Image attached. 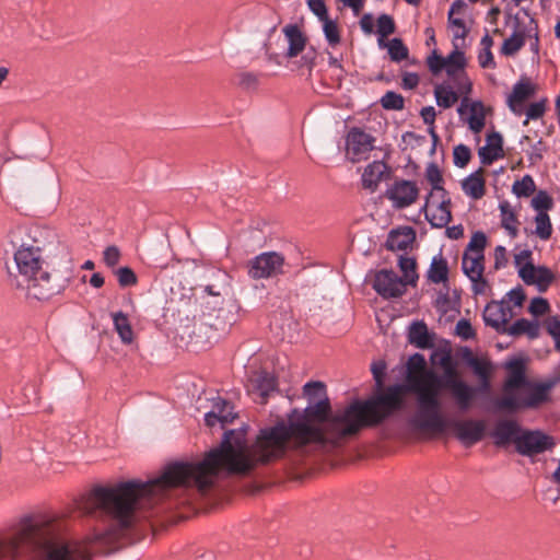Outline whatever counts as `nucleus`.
I'll return each instance as SVG.
<instances>
[{
	"mask_svg": "<svg viewBox=\"0 0 560 560\" xmlns=\"http://www.w3.org/2000/svg\"><path fill=\"white\" fill-rule=\"evenodd\" d=\"M291 450V413L288 421L260 428L247 444L246 428L229 430L221 443L198 463L174 462L149 481L129 480L113 487L98 486L81 503V510L102 524L81 541L62 538L61 524L50 515L27 517L16 533L0 544V559L30 555L36 560H90L97 553H109L136 522L138 514L154 504L178 499L187 489L209 490L220 474L245 475L259 465L282 459Z\"/></svg>",
	"mask_w": 560,
	"mask_h": 560,
	"instance_id": "f257e3e1",
	"label": "nucleus"
},
{
	"mask_svg": "<svg viewBox=\"0 0 560 560\" xmlns=\"http://www.w3.org/2000/svg\"><path fill=\"white\" fill-rule=\"evenodd\" d=\"M16 247L14 262L16 273L10 272L12 285L25 291L28 300L43 301L61 291V285L52 279L48 270L44 268L42 249L38 245L12 241Z\"/></svg>",
	"mask_w": 560,
	"mask_h": 560,
	"instance_id": "f03ea898",
	"label": "nucleus"
},
{
	"mask_svg": "<svg viewBox=\"0 0 560 560\" xmlns=\"http://www.w3.org/2000/svg\"><path fill=\"white\" fill-rule=\"evenodd\" d=\"M432 360L443 369V375L434 371H424L421 375L409 378L441 393L450 389L459 410L467 411L476 397L477 388L463 381L457 373V363L453 360L450 349H441L432 354Z\"/></svg>",
	"mask_w": 560,
	"mask_h": 560,
	"instance_id": "7ed1b4c3",
	"label": "nucleus"
},
{
	"mask_svg": "<svg viewBox=\"0 0 560 560\" xmlns=\"http://www.w3.org/2000/svg\"><path fill=\"white\" fill-rule=\"evenodd\" d=\"M409 392L416 394L417 409L410 418L412 428L444 433L448 429V421L441 411L440 393L409 378Z\"/></svg>",
	"mask_w": 560,
	"mask_h": 560,
	"instance_id": "20e7f679",
	"label": "nucleus"
},
{
	"mask_svg": "<svg viewBox=\"0 0 560 560\" xmlns=\"http://www.w3.org/2000/svg\"><path fill=\"white\" fill-rule=\"evenodd\" d=\"M560 382V375L546 382H528L524 387L527 390L525 397L517 398L514 395H503L494 401L500 410L516 411L518 409L537 408L549 400L550 390Z\"/></svg>",
	"mask_w": 560,
	"mask_h": 560,
	"instance_id": "39448f33",
	"label": "nucleus"
},
{
	"mask_svg": "<svg viewBox=\"0 0 560 560\" xmlns=\"http://www.w3.org/2000/svg\"><path fill=\"white\" fill-rule=\"evenodd\" d=\"M284 257L276 252H265L248 261V276L252 279L273 278L283 272Z\"/></svg>",
	"mask_w": 560,
	"mask_h": 560,
	"instance_id": "423d86ee",
	"label": "nucleus"
},
{
	"mask_svg": "<svg viewBox=\"0 0 560 560\" xmlns=\"http://www.w3.org/2000/svg\"><path fill=\"white\" fill-rule=\"evenodd\" d=\"M556 446L553 436L540 430H522L521 436L516 439V452L523 456H534Z\"/></svg>",
	"mask_w": 560,
	"mask_h": 560,
	"instance_id": "0eeeda50",
	"label": "nucleus"
},
{
	"mask_svg": "<svg viewBox=\"0 0 560 560\" xmlns=\"http://www.w3.org/2000/svg\"><path fill=\"white\" fill-rule=\"evenodd\" d=\"M419 189L415 182L396 179L387 186L385 197L392 202L395 209H405L416 202Z\"/></svg>",
	"mask_w": 560,
	"mask_h": 560,
	"instance_id": "6e6552de",
	"label": "nucleus"
},
{
	"mask_svg": "<svg viewBox=\"0 0 560 560\" xmlns=\"http://www.w3.org/2000/svg\"><path fill=\"white\" fill-rule=\"evenodd\" d=\"M422 210L432 228H445L452 220L451 199L447 192L434 198L429 195Z\"/></svg>",
	"mask_w": 560,
	"mask_h": 560,
	"instance_id": "1a4fd4ad",
	"label": "nucleus"
},
{
	"mask_svg": "<svg viewBox=\"0 0 560 560\" xmlns=\"http://www.w3.org/2000/svg\"><path fill=\"white\" fill-rule=\"evenodd\" d=\"M448 429H452L455 438L466 447L480 442L485 436L486 425L482 420H450Z\"/></svg>",
	"mask_w": 560,
	"mask_h": 560,
	"instance_id": "9d476101",
	"label": "nucleus"
},
{
	"mask_svg": "<svg viewBox=\"0 0 560 560\" xmlns=\"http://www.w3.org/2000/svg\"><path fill=\"white\" fill-rule=\"evenodd\" d=\"M483 254L471 255L464 253L462 259V269L471 281V290L475 294H483L487 288V280L483 278Z\"/></svg>",
	"mask_w": 560,
	"mask_h": 560,
	"instance_id": "9b49d317",
	"label": "nucleus"
},
{
	"mask_svg": "<svg viewBox=\"0 0 560 560\" xmlns=\"http://www.w3.org/2000/svg\"><path fill=\"white\" fill-rule=\"evenodd\" d=\"M406 288L407 282L393 270L383 269L375 275L373 289L385 299L401 296Z\"/></svg>",
	"mask_w": 560,
	"mask_h": 560,
	"instance_id": "f8f14e48",
	"label": "nucleus"
},
{
	"mask_svg": "<svg viewBox=\"0 0 560 560\" xmlns=\"http://www.w3.org/2000/svg\"><path fill=\"white\" fill-rule=\"evenodd\" d=\"M375 139L360 128H352L346 139L347 154L352 162L365 160L374 148Z\"/></svg>",
	"mask_w": 560,
	"mask_h": 560,
	"instance_id": "ddd939ff",
	"label": "nucleus"
},
{
	"mask_svg": "<svg viewBox=\"0 0 560 560\" xmlns=\"http://www.w3.org/2000/svg\"><path fill=\"white\" fill-rule=\"evenodd\" d=\"M513 316L511 306L506 300L491 301L483 310V320L487 326L492 327L500 334L506 331V325Z\"/></svg>",
	"mask_w": 560,
	"mask_h": 560,
	"instance_id": "4468645a",
	"label": "nucleus"
},
{
	"mask_svg": "<svg viewBox=\"0 0 560 560\" xmlns=\"http://www.w3.org/2000/svg\"><path fill=\"white\" fill-rule=\"evenodd\" d=\"M457 112L462 118L466 113L468 114L465 120L472 132L479 133L485 128L486 113L481 101L469 102L467 97H464Z\"/></svg>",
	"mask_w": 560,
	"mask_h": 560,
	"instance_id": "2eb2a0df",
	"label": "nucleus"
},
{
	"mask_svg": "<svg viewBox=\"0 0 560 560\" xmlns=\"http://www.w3.org/2000/svg\"><path fill=\"white\" fill-rule=\"evenodd\" d=\"M522 430L515 420H499L490 432V436L497 447H504L510 443L516 446V439L521 436Z\"/></svg>",
	"mask_w": 560,
	"mask_h": 560,
	"instance_id": "dca6fc26",
	"label": "nucleus"
},
{
	"mask_svg": "<svg viewBox=\"0 0 560 560\" xmlns=\"http://www.w3.org/2000/svg\"><path fill=\"white\" fill-rule=\"evenodd\" d=\"M508 370V377L503 384L504 395H513L514 389L524 387L529 381L525 374V362L521 358L512 359L505 363Z\"/></svg>",
	"mask_w": 560,
	"mask_h": 560,
	"instance_id": "f3484780",
	"label": "nucleus"
},
{
	"mask_svg": "<svg viewBox=\"0 0 560 560\" xmlns=\"http://www.w3.org/2000/svg\"><path fill=\"white\" fill-rule=\"evenodd\" d=\"M247 387L256 401L266 404L268 397L276 390L277 383L271 374L261 372L250 377Z\"/></svg>",
	"mask_w": 560,
	"mask_h": 560,
	"instance_id": "a211bd4d",
	"label": "nucleus"
},
{
	"mask_svg": "<svg viewBox=\"0 0 560 560\" xmlns=\"http://www.w3.org/2000/svg\"><path fill=\"white\" fill-rule=\"evenodd\" d=\"M534 94L535 86L528 80L517 81L513 86L512 93L509 94L506 100V104L510 110L513 114L521 116L525 110V101H527Z\"/></svg>",
	"mask_w": 560,
	"mask_h": 560,
	"instance_id": "6ab92c4d",
	"label": "nucleus"
},
{
	"mask_svg": "<svg viewBox=\"0 0 560 560\" xmlns=\"http://www.w3.org/2000/svg\"><path fill=\"white\" fill-rule=\"evenodd\" d=\"M445 63V72L448 77H455L458 72H460L459 80L465 81L460 92L468 94L471 91V83L463 72L466 66V59L463 51L458 49V46L455 44V49L447 56L444 57Z\"/></svg>",
	"mask_w": 560,
	"mask_h": 560,
	"instance_id": "aec40b11",
	"label": "nucleus"
},
{
	"mask_svg": "<svg viewBox=\"0 0 560 560\" xmlns=\"http://www.w3.org/2000/svg\"><path fill=\"white\" fill-rule=\"evenodd\" d=\"M503 139L499 132H492L487 136L486 145L479 149L478 154L480 161L485 165L491 164L493 161L503 156Z\"/></svg>",
	"mask_w": 560,
	"mask_h": 560,
	"instance_id": "412c9836",
	"label": "nucleus"
},
{
	"mask_svg": "<svg viewBox=\"0 0 560 560\" xmlns=\"http://www.w3.org/2000/svg\"><path fill=\"white\" fill-rule=\"evenodd\" d=\"M283 34L289 44L285 52L288 58H294L305 49L306 38L298 25H285L283 27Z\"/></svg>",
	"mask_w": 560,
	"mask_h": 560,
	"instance_id": "4be33fe9",
	"label": "nucleus"
},
{
	"mask_svg": "<svg viewBox=\"0 0 560 560\" xmlns=\"http://www.w3.org/2000/svg\"><path fill=\"white\" fill-rule=\"evenodd\" d=\"M486 183L482 177V170L469 174L462 182V189L466 196L470 197L474 200L481 199L486 194Z\"/></svg>",
	"mask_w": 560,
	"mask_h": 560,
	"instance_id": "5701e85b",
	"label": "nucleus"
},
{
	"mask_svg": "<svg viewBox=\"0 0 560 560\" xmlns=\"http://www.w3.org/2000/svg\"><path fill=\"white\" fill-rule=\"evenodd\" d=\"M416 234L412 228L393 230L388 234L386 246L389 250H406L415 241Z\"/></svg>",
	"mask_w": 560,
	"mask_h": 560,
	"instance_id": "b1692460",
	"label": "nucleus"
},
{
	"mask_svg": "<svg viewBox=\"0 0 560 560\" xmlns=\"http://www.w3.org/2000/svg\"><path fill=\"white\" fill-rule=\"evenodd\" d=\"M385 172H387V165L382 161H374L366 165L361 178L363 187L374 191Z\"/></svg>",
	"mask_w": 560,
	"mask_h": 560,
	"instance_id": "393cba45",
	"label": "nucleus"
},
{
	"mask_svg": "<svg viewBox=\"0 0 560 560\" xmlns=\"http://www.w3.org/2000/svg\"><path fill=\"white\" fill-rule=\"evenodd\" d=\"M409 341L420 349H430L434 346L433 337L429 334L423 322H413L409 327Z\"/></svg>",
	"mask_w": 560,
	"mask_h": 560,
	"instance_id": "a878e982",
	"label": "nucleus"
},
{
	"mask_svg": "<svg viewBox=\"0 0 560 560\" xmlns=\"http://www.w3.org/2000/svg\"><path fill=\"white\" fill-rule=\"evenodd\" d=\"M505 332L513 337L527 335L529 339H535L539 335V326L537 322H530L526 318H520L515 320L511 326H506Z\"/></svg>",
	"mask_w": 560,
	"mask_h": 560,
	"instance_id": "bb28decb",
	"label": "nucleus"
},
{
	"mask_svg": "<svg viewBox=\"0 0 560 560\" xmlns=\"http://www.w3.org/2000/svg\"><path fill=\"white\" fill-rule=\"evenodd\" d=\"M428 279L435 284L447 281L448 266L442 254H438L432 258L428 270Z\"/></svg>",
	"mask_w": 560,
	"mask_h": 560,
	"instance_id": "cd10ccee",
	"label": "nucleus"
},
{
	"mask_svg": "<svg viewBox=\"0 0 560 560\" xmlns=\"http://www.w3.org/2000/svg\"><path fill=\"white\" fill-rule=\"evenodd\" d=\"M113 323L120 340L127 345L131 343L133 340V330L128 316L122 312H117L113 314Z\"/></svg>",
	"mask_w": 560,
	"mask_h": 560,
	"instance_id": "c85d7f7f",
	"label": "nucleus"
},
{
	"mask_svg": "<svg viewBox=\"0 0 560 560\" xmlns=\"http://www.w3.org/2000/svg\"><path fill=\"white\" fill-rule=\"evenodd\" d=\"M212 411L215 413L222 427L231 423L236 418L233 406L221 397H217L213 400Z\"/></svg>",
	"mask_w": 560,
	"mask_h": 560,
	"instance_id": "c756f323",
	"label": "nucleus"
},
{
	"mask_svg": "<svg viewBox=\"0 0 560 560\" xmlns=\"http://www.w3.org/2000/svg\"><path fill=\"white\" fill-rule=\"evenodd\" d=\"M434 96L438 106L442 108H450L458 101V94L446 83L435 86Z\"/></svg>",
	"mask_w": 560,
	"mask_h": 560,
	"instance_id": "7c9ffc66",
	"label": "nucleus"
},
{
	"mask_svg": "<svg viewBox=\"0 0 560 560\" xmlns=\"http://www.w3.org/2000/svg\"><path fill=\"white\" fill-rule=\"evenodd\" d=\"M464 358L478 378L491 374L492 365L490 361L475 357L468 348H465Z\"/></svg>",
	"mask_w": 560,
	"mask_h": 560,
	"instance_id": "2f4dec72",
	"label": "nucleus"
},
{
	"mask_svg": "<svg viewBox=\"0 0 560 560\" xmlns=\"http://www.w3.org/2000/svg\"><path fill=\"white\" fill-rule=\"evenodd\" d=\"M425 177L431 184L432 189L429 195L431 197H439L440 195H446V190L442 187L443 177L439 166L435 163H430L425 170Z\"/></svg>",
	"mask_w": 560,
	"mask_h": 560,
	"instance_id": "473e14b6",
	"label": "nucleus"
},
{
	"mask_svg": "<svg viewBox=\"0 0 560 560\" xmlns=\"http://www.w3.org/2000/svg\"><path fill=\"white\" fill-rule=\"evenodd\" d=\"M500 213H501V224L509 232L511 236H516L517 229L516 215L508 201H502L499 205Z\"/></svg>",
	"mask_w": 560,
	"mask_h": 560,
	"instance_id": "72a5a7b5",
	"label": "nucleus"
},
{
	"mask_svg": "<svg viewBox=\"0 0 560 560\" xmlns=\"http://www.w3.org/2000/svg\"><path fill=\"white\" fill-rule=\"evenodd\" d=\"M534 220L536 228L533 233L542 241L549 240L552 234V224L549 214L547 212L537 213Z\"/></svg>",
	"mask_w": 560,
	"mask_h": 560,
	"instance_id": "f704fd0d",
	"label": "nucleus"
},
{
	"mask_svg": "<svg viewBox=\"0 0 560 560\" xmlns=\"http://www.w3.org/2000/svg\"><path fill=\"white\" fill-rule=\"evenodd\" d=\"M535 190V182L528 174L524 175L522 179L516 180L512 186V192L518 198L529 197Z\"/></svg>",
	"mask_w": 560,
	"mask_h": 560,
	"instance_id": "c9c22d12",
	"label": "nucleus"
},
{
	"mask_svg": "<svg viewBox=\"0 0 560 560\" xmlns=\"http://www.w3.org/2000/svg\"><path fill=\"white\" fill-rule=\"evenodd\" d=\"M382 107L387 110H401L405 106L402 95L394 91H387L380 101Z\"/></svg>",
	"mask_w": 560,
	"mask_h": 560,
	"instance_id": "e433bc0d",
	"label": "nucleus"
},
{
	"mask_svg": "<svg viewBox=\"0 0 560 560\" xmlns=\"http://www.w3.org/2000/svg\"><path fill=\"white\" fill-rule=\"evenodd\" d=\"M399 267L404 272V281H406L407 284L415 285L418 279V275L416 273V260L411 257L400 256Z\"/></svg>",
	"mask_w": 560,
	"mask_h": 560,
	"instance_id": "4c0bfd02",
	"label": "nucleus"
},
{
	"mask_svg": "<svg viewBox=\"0 0 560 560\" xmlns=\"http://www.w3.org/2000/svg\"><path fill=\"white\" fill-rule=\"evenodd\" d=\"M524 45V36L522 33L514 32L509 38L504 39L501 52L505 56H513Z\"/></svg>",
	"mask_w": 560,
	"mask_h": 560,
	"instance_id": "58836bf2",
	"label": "nucleus"
},
{
	"mask_svg": "<svg viewBox=\"0 0 560 560\" xmlns=\"http://www.w3.org/2000/svg\"><path fill=\"white\" fill-rule=\"evenodd\" d=\"M530 206L537 212H547L553 207V200L546 190H539L532 199Z\"/></svg>",
	"mask_w": 560,
	"mask_h": 560,
	"instance_id": "ea45409f",
	"label": "nucleus"
},
{
	"mask_svg": "<svg viewBox=\"0 0 560 560\" xmlns=\"http://www.w3.org/2000/svg\"><path fill=\"white\" fill-rule=\"evenodd\" d=\"M323 23V32L325 35V38L327 43L335 47L340 43V33L338 30L337 22L334 20H330L329 18L322 21Z\"/></svg>",
	"mask_w": 560,
	"mask_h": 560,
	"instance_id": "a19ab883",
	"label": "nucleus"
},
{
	"mask_svg": "<svg viewBox=\"0 0 560 560\" xmlns=\"http://www.w3.org/2000/svg\"><path fill=\"white\" fill-rule=\"evenodd\" d=\"M409 50L400 38H393L388 45V55L395 62H400L408 57Z\"/></svg>",
	"mask_w": 560,
	"mask_h": 560,
	"instance_id": "79ce46f5",
	"label": "nucleus"
},
{
	"mask_svg": "<svg viewBox=\"0 0 560 560\" xmlns=\"http://www.w3.org/2000/svg\"><path fill=\"white\" fill-rule=\"evenodd\" d=\"M407 389L409 390V377L410 375H416V372H420L419 375H421L425 370V359L420 353L412 354L407 362Z\"/></svg>",
	"mask_w": 560,
	"mask_h": 560,
	"instance_id": "37998d69",
	"label": "nucleus"
},
{
	"mask_svg": "<svg viewBox=\"0 0 560 560\" xmlns=\"http://www.w3.org/2000/svg\"><path fill=\"white\" fill-rule=\"evenodd\" d=\"M552 280L553 275L547 267H537L533 284H536L540 292L546 291L550 283L552 282Z\"/></svg>",
	"mask_w": 560,
	"mask_h": 560,
	"instance_id": "c03bdc74",
	"label": "nucleus"
},
{
	"mask_svg": "<svg viewBox=\"0 0 560 560\" xmlns=\"http://www.w3.org/2000/svg\"><path fill=\"white\" fill-rule=\"evenodd\" d=\"M487 244V237L483 232H475L467 245L465 253H471V255L483 254V249Z\"/></svg>",
	"mask_w": 560,
	"mask_h": 560,
	"instance_id": "a18cd8bd",
	"label": "nucleus"
},
{
	"mask_svg": "<svg viewBox=\"0 0 560 560\" xmlns=\"http://www.w3.org/2000/svg\"><path fill=\"white\" fill-rule=\"evenodd\" d=\"M447 20L453 33L454 40L464 39L468 33L464 20L460 18H455L454 15H448Z\"/></svg>",
	"mask_w": 560,
	"mask_h": 560,
	"instance_id": "49530a36",
	"label": "nucleus"
},
{
	"mask_svg": "<svg viewBox=\"0 0 560 560\" xmlns=\"http://www.w3.org/2000/svg\"><path fill=\"white\" fill-rule=\"evenodd\" d=\"M471 158L470 149L465 144H458L454 148L453 160L457 167H465Z\"/></svg>",
	"mask_w": 560,
	"mask_h": 560,
	"instance_id": "de8ad7c7",
	"label": "nucleus"
},
{
	"mask_svg": "<svg viewBox=\"0 0 560 560\" xmlns=\"http://www.w3.org/2000/svg\"><path fill=\"white\" fill-rule=\"evenodd\" d=\"M395 32V23L390 15L381 14L377 18V34L381 37H387Z\"/></svg>",
	"mask_w": 560,
	"mask_h": 560,
	"instance_id": "09e8293b",
	"label": "nucleus"
},
{
	"mask_svg": "<svg viewBox=\"0 0 560 560\" xmlns=\"http://www.w3.org/2000/svg\"><path fill=\"white\" fill-rule=\"evenodd\" d=\"M117 280L120 287H131L137 283V276L129 267H120L116 270Z\"/></svg>",
	"mask_w": 560,
	"mask_h": 560,
	"instance_id": "8fccbe9b",
	"label": "nucleus"
},
{
	"mask_svg": "<svg viewBox=\"0 0 560 560\" xmlns=\"http://www.w3.org/2000/svg\"><path fill=\"white\" fill-rule=\"evenodd\" d=\"M456 334L464 340L475 338L476 332L468 319L462 318L456 324Z\"/></svg>",
	"mask_w": 560,
	"mask_h": 560,
	"instance_id": "3c124183",
	"label": "nucleus"
},
{
	"mask_svg": "<svg viewBox=\"0 0 560 560\" xmlns=\"http://www.w3.org/2000/svg\"><path fill=\"white\" fill-rule=\"evenodd\" d=\"M545 109L544 101L532 103L525 110L526 120L524 124H527L528 120L539 119L545 114Z\"/></svg>",
	"mask_w": 560,
	"mask_h": 560,
	"instance_id": "603ef678",
	"label": "nucleus"
},
{
	"mask_svg": "<svg viewBox=\"0 0 560 560\" xmlns=\"http://www.w3.org/2000/svg\"><path fill=\"white\" fill-rule=\"evenodd\" d=\"M427 63H428V67H429V70L433 73V74H439L442 70L445 69V61H444V57L440 56L436 54V51L434 50L427 59Z\"/></svg>",
	"mask_w": 560,
	"mask_h": 560,
	"instance_id": "864d4df0",
	"label": "nucleus"
},
{
	"mask_svg": "<svg viewBox=\"0 0 560 560\" xmlns=\"http://www.w3.org/2000/svg\"><path fill=\"white\" fill-rule=\"evenodd\" d=\"M307 5L320 22L329 18L324 0H307Z\"/></svg>",
	"mask_w": 560,
	"mask_h": 560,
	"instance_id": "5fc2aeb1",
	"label": "nucleus"
},
{
	"mask_svg": "<svg viewBox=\"0 0 560 560\" xmlns=\"http://www.w3.org/2000/svg\"><path fill=\"white\" fill-rule=\"evenodd\" d=\"M420 116H421L423 122L425 125L430 126L431 135L434 139H436V135L434 132V121H435L436 112H435L434 107L433 106L422 107V109L420 112Z\"/></svg>",
	"mask_w": 560,
	"mask_h": 560,
	"instance_id": "6e6d98bb",
	"label": "nucleus"
},
{
	"mask_svg": "<svg viewBox=\"0 0 560 560\" xmlns=\"http://www.w3.org/2000/svg\"><path fill=\"white\" fill-rule=\"evenodd\" d=\"M103 258H104V262L108 267H110V268L115 267L119 262V259H120L119 248L114 245L106 247L103 253Z\"/></svg>",
	"mask_w": 560,
	"mask_h": 560,
	"instance_id": "4d7b16f0",
	"label": "nucleus"
},
{
	"mask_svg": "<svg viewBox=\"0 0 560 560\" xmlns=\"http://www.w3.org/2000/svg\"><path fill=\"white\" fill-rule=\"evenodd\" d=\"M549 310V303L544 298H534L529 305V312L535 316H540L547 313Z\"/></svg>",
	"mask_w": 560,
	"mask_h": 560,
	"instance_id": "13d9d810",
	"label": "nucleus"
},
{
	"mask_svg": "<svg viewBox=\"0 0 560 560\" xmlns=\"http://www.w3.org/2000/svg\"><path fill=\"white\" fill-rule=\"evenodd\" d=\"M537 268L532 262H526L518 269V276L526 284H533Z\"/></svg>",
	"mask_w": 560,
	"mask_h": 560,
	"instance_id": "bf43d9fd",
	"label": "nucleus"
},
{
	"mask_svg": "<svg viewBox=\"0 0 560 560\" xmlns=\"http://www.w3.org/2000/svg\"><path fill=\"white\" fill-rule=\"evenodd\" d=\"M371 371L375 383L378 387L383 385V380L386 371V363L384 361H376L372 364Z\"/></svg>",
	"mask_w": 560,
	"mask_h": 560,
	"instance_id": "052dcab7",
	"label": "nucleus"
},
{
	"mask_svg": "<svg viewBox=\"0 0 560 560\" xmlns=\"http://www.w3.org/2000/svg\"><path fill=\"white\" fill-rule=\"evenodd\" d=\"M419 75L415 72H404L401 78V86L405 90H413L419 84Z\"/></svg>",
	"mask_w": 560,
	"mask_h": 560,
	"instance_id": "680f3d73",
	"label": "nucleus"
},
{
	"mask_svg": "<svg viewBox=\"0 0 560 560\" xmlns=\"http://www.w3.org/2000/svg\"><path fill=\"white\" fill-rule=\"evenodd\" d=\"M506 303H513L514 306L520 307L525 300V295L521 288L512 289L506 293Z\"/></svg>",
	"mask_w": 560,
	"mask_h": 560,
	"instance_id": "e2e57ef3",
	"label": "nucleus"
},
{
	"mask_svg": "<svg viewBox=\"0 0 560 560\" xmlns=\"http://www.w3.org/2000/svg\"><path fill=\"white\" fill-rule=\"evenodd\" d=\"M258 84V79L254 73L245 72L240 75V85L243 89H255Z\"/></svg>",
	"mask_w": 560,
	"mask_h": 560,
	"instance_id": "0e129e2a",
	"label": "nucleus"
},
{
	"mask_svg": "<svg viewBox=\"0 0 560 560\" xmlns=\"http://www.w3.org/2000/svg\"><path fill=\"white\" fill-rule=\"evenodd\" d=\"M478 61L481 68H494L495 62L491 50L481 49L478 55Z\"/></svg>",
	"mask_w": 560,
	"mask_h": 560,
	"instance_id": "69168bd1",
	"label": "nucleus"
},
{
	"mask_svg": "<svg viewBox=\"0 0 560 560\" xmlns=\"http://www.w3.org/2000/svg\"><path fill=\"white\" fill-rule=\"evenodd\" d=\"M315 59H316V51L313 49L307 50L304 52L300 60V67L306 68L310 72L312 71L313 67L315 66Z\"/></svg>",
	"mask_w": 560,
	"mask_h": 560,
	"instance_id": "338daca9",
	"label": "nucleus"
},
{
	"mask_svg": "<svg viewBox=\"0 0 560 560\" xmlns=\"http://www.w3.org/2000/svg\"><path fill=\"white\" fill-rule=\"evenodd\" d=\"M546 329L552 338L560 337V319H559V317H557V316L550 317L546 322Z\"/></svg>",
	"mask_w": 560,
	"mask_h": 560,
	"instance_id": "774afa93",
	"label": "nucleus"
}]
</instances>
